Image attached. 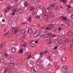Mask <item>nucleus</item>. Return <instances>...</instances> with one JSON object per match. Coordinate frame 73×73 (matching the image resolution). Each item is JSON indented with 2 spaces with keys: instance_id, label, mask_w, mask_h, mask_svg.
I'll return each instance as SVG.
<instances>
[{
  "instance_id": "nucleus-1",
  "label": "nucleus",
  "mask_w": 73,
  "mask_h": 73,
  "mask_svg": "<svg viewBox=\"0 0 73 73\" xmlns=\"http://www.w3.org/2000/svg\"><path fill=\"white\" fill-rule=\"evenodd\" d=\"M15 64H14V61L12 60L10 62V64L9 65V67H7V68L5 70V72L4 73H7V72L8 70H9V69H10V68H13L15 66Z\"/></svg>"
},
{
  "instance_id": "nucleus-2",
  "label": "nucleus",
  "mask_w": 73,
  "mask_h": 73,
  "mask_svg": "<svg viewBox=\"0 0 73 73\" xmlns=\"http://www.w3.org/2000/svg\"><path fill=\"white\" fill-rule=\"evenodd\" d=\"M55 5V3H52L50 6H49L47 8V10H50L51 9H53Z\"/></svg>"
},
{
  "instance_id": "nucleus-3",
  "label": "nucleus",
  "mask_w": 73,
  "mask_h": 73,
  "mask_svg": "<svg viewBox=\"0 0 73 73\" xmlns=\"http://www.w3.org/2000/svg\"><path fill=\"white\" fill-rule=\"evenodd\" d=\"M12 32L15 35V34H16V33L18 32V31H17V29L16 28H13L12 29Z\"/></svg>"
},
{
  "instance_id": "nucleus-4",
  "label": "nucleus",
  "mask_w": 73,
  "mask_h": 73,
  "mask_svg": "<svg viewBox=\"0 0 73 73\" xmlns=\"http://www.w3.org/2000/svg\"><path fill=\"white\" fill-rule=\"evenodd\" d=\"M32 32H33V30H32V29L31 28H29V29L28 33H30V34H32Z\"/></svg>"
},
{
  "instance_id": "nucleus-5",
  "label": "nucleus",
  "mask_w": 73,
  "mask_h": 73,
  "mask_svg": "<svg viewBox=\"0 0 73 73\" xmlns=\"http://www.w3.org/2000/svg\"><path fill=\"white\" fill-rule=\"evenodd\" d=\"M33 35L34 37H37V36H38L39 35V33L38 32H36Z\"/></svg>"
},
{
  "instance_id": "nucleus-6",
  "label": "nucleus",
  "mask_w": 73,
  "mask_h": 73,
  "mask_svg": "<svg viewBox=\"0 0 73 73\" xmlns=\"http://www.w3.org/2000/svg\"><path fill=\"white\" fill-rule=\"evenodd\" d=\"M18 11L20 13H21L23 12V9L22 8H19V9Z\"/></svg>"
},
{
  "instance_id": "nucleus-7",
  "label": "nucleus",
  "mask_w": 73,
  "mask_h": 73,
  "mask_svg": "<svg viewBox=\"0 0 73 73\" xmlns=\"http://www.w3.org/2000/svg\"><path fill=\"white\" fill-rule=\"evenodd\" d=\"M41 63V60H37L36 62V64L37 65H39Z\"/></svg>"
},
{
  "instance_id": "nucleus-8",
  "label": "nucleus",
  "mask_w": 73,
  "mask_h": 73,
  "mask_svg": "<svg viewBox=\"0 0 73 73\" xmlns=\"http://www.w3.org/2000/svg\"><path fill=\"white\" fill-rule=\"evenodd\" d=\"M59 40L58 38H56L54 41L55 44H58L59 42Z\"/></svg>"
},
{
  "instance_id": "nucleus-9",
  "label": "nucleus",
  "mask_w": 73,
  "mask_h": 73,
  "mask_svg": "<svg viewBox=\"0 0 73 73\" xmlns=\"http://www.w3.org/2000/svg\"><path fill=\"white\" fill-rule=\"evenodd\" d=\"M43 15L44 19H46L48 18V15L46 14V13H45L43 14Z\"/></svg>"
},
{
  "instance_id": "nucleus-10",
  "label": "nucleus",
  "mask_w": 73,
  "mask_h": 73,
  "mask_svg": "<svg viewBox=\"0 0 73 73\" xmlns=\"http://www.w3.org/2000/svg\"><path fill=\"white\" fill-rule=\"evenodd\" d=\"M61 19L62 20H68V19L66 17H62L61 18Z\"/></svg>"
},
{
  "instance_id": "nucleus-11",
  "label": "nucleus",
  "mask_w": 73,
  "mask_h": 73,
  "mask_svg": "<svg viewBox=\"0 0 73 73\" xmlns=\"http://www.w3.org/2000/svg\"><path fill=\"white\" fill-rule=\"evenodd\" d=\"M11 50L13 53H15L16 51V48H13L11 49Z\"/></svg>"
},
{
  "instance_id": "nucleus-12",
  "label": "nucleus",
  "mask_w": 73,
  "mask_h": 73,
  "mask_svg": "<svg viewBox=\"0 0 73 73\" xmlns=\"http://www.w3.org/2000/svg\"><path fill=\"white\" fill-rule=\"evenodd\" d=\"M49 14L51 17H53L54 16V13L51 11L49 12Z\"/></svg>"
},
{
  "instance_id": "nucleus-13",
  "label": "nucleus",
  "mask_w": 73,
  "mask_h": 73,
  "mask_svg": "<svg viewBox=\"0 0 73 73\" xmlns=\"http://www.w3.org/2000/svg\"><path fill=\"white\" fill-rule=\"evenodd\" d=\"M67 35L68 36H69V37H70V36H71L72 35V31L69 32Z\"/></svg>"
},
{
  "instance_id": "nucleus-14",
  "label": "nucleus",
  "mask_w": 73,
  "mask_h": 73,
  "mask_svg": "<svg viewBox=\"0 0 73 73\" xmlns=\"http://www.w3.org/2000/svg\"><path fill=\"white\" fill-rule=\"evenodd\" d=\"M24 50H23V49L21 48V49L19 50V53H21V54H22V53H23V51Z\"/></svg>"
},
{
  "instance_id": "nucleus-15",
  "label": "nucleus",
  "mask_w": 73,
  "mask_h": 73,
  "mask_svg": "<svg viewBox=\"0 0 73 73\" xmlns=\"http://www.w3.org/2000/svg\"><path fill=\"white\" fill-rule=\"evenodd\" d=\"M62 60L63 61L65 62L66 60V58L64 56H63L62 58Z\"/></svg>"
},
{
  "instance_id": "nucleus-16",
  "label": "nucleus",
  "mask_w": 73,
  "mask_h": 73,
  "mask_svg": "<svg viewBox=\"0 0 73 73\" xmlns=\"http://www.w3.org/2000/svg\"><path fill=\"white\" fill-rule=\"evenodd\" d=\"M48 25L50 28L54 27V24H49Z\"/></svg>"
},
{
  "instance_id": "nucleus-17",
  "label": "nucleus",
  "mask_w": 73,
  "mask_h": 73,
  "mask_svg": "<svg viewBox=\"0 0 73 73\" xmlns=\"http://www.w3.org/2000/svg\"><path fill=\"white\" fill-rule=\"evenodd\" d=\"M1 63H4L5 62V60L3 58H2L1 59Z\"/></svg>"
},
{
  "instance_id": "nucleus-18",
  "label": "nucleus",
  "mask_w": 73,
  "mask_h": 73,
  "mask_svg": "<svg viewBox=\"0 0 73 73\" xmlns=\"http://www.w3.org/2000/svg\"><path fill=\"white\" fill-rule=\"evenodd\" d=\"M32 2L33 4H36L37 2V0H33Z\"/></svg>"
},
{
  "instance_id": "nucleus-19",
  "label": "nucleus",
  "mask_w": 73,
  "mask_h": 73,
  "mask_svg": "<svg viewBox=\"0 0 73 73\" xmlns=\"http://www.w3.org/2000/svg\"><path fill=\"white\" fill-rule=\"evenodd\" d=\"M8 24H10V25H11V24H12V19H10L8 21Z\"/></svg>"
},
{
  "instance_id": "nucleus-20",
  "label": "nucleus",
  "mask_w": 73,
  "mask_h": 73,
  "mask_svg": "<svg viewBox=\"0 0 73 73\" xmlns=\"http://www.w3.org/2000/svg\"><path fill=\"white\" fill-rule=\"evenodd\" d=\"M63 68L64 69H68V67L66 66H63Z\"/></svg>"
},
{
  "instance_id": "nucleus-21",
  "label": "nucleus",
  "mask_w": 73,
  "mask_h": 73,
  "mask_svg": "<svg viewBox=\"0 0 73 73\" xmlns=\"http://www.w3.org/2000/svg\"><path fill=\"white\" fill-rule=\"evenodd\" d=\"M29 45L31 46H32V47L35 46V44L33 43H30Z\"/></svg>"
},
{
  "instance_id": "nucleus-22",
  "label": "nucleus",
  "mask_w": 73,
  "mask_h": 73,
  "mask_svg": "<svg viewBox=\"0 0 73 73\" xmlns=\"http://www.w3.org/2000/svg\"><path fill=\"white\" fill-rule=\"evenodd\" d=\"M4 47V45L3 44H1V46H0V49L3 48Z\"/></svg>"
},
{
  "instance_id": "nucleus-23",
  "label": "nucleus",
  "mask_w": 73,
  "mask_h": 73,
  "mask_svg": "<svg viewBox=\"0 0 73 73\" xmlns=\"http://www.w3.org/2000/svg\"><path fill=\"white\" fill-rule=\"evenodd\" d=\"M30 10L31 11H33L35 9V8H34V7H30Z\"/></svg>"
},
{
  "instance_id": "nucleus-24",
  "label": "nucleus",
  "mask_w": 73,
  "mask_h": 73,
  "mask_svg": "<svg viewBox=\"0 0 73 73\" xmlns=\"http://www.w3.org/2000/svg\"><path fill=\"white\" fill-rule=\"evenodd\" d=\"M26 55H27L28 56H30V55H32L31 53L30 52H28L26 53Z\"/></svg>"
},
{
  "instance_id": "nucleus-25",
  "label": "nucleus",
  "mask_w": 73,
  "mask_h": 73,
  "mask_svg": "<svg viewBox=\"0 0 73 73\" xmlns=\"http://www.w3.org/2000/svg\"><path fill=\"white\" fill-rule=\"evenodd\" d=\"M32 70L33 72H36V71L35 70V69L34 67L32 68Z\"/></svg>"
},
{
  "instance_id": "nucleus-26",
  "label": "nucleus",
  "mask_w": 73,
  "mask_h": 73,
  "mask_svg": "<svg viewBox=\"0 0 73 73\" xmlns=\"http://www.w3.org/2000/svg\"><path fill=\"white\" fill-rule=\"evenodd\" d=\"M10 9V8L9 7H7L6 8V9L4 10V12L5 13L8 10H9Z\"/></svg>"
},
{
  "instance_id": "nucleus-27",
  "label": "nucleus",
  "mask_w": 73,
  "mask_h": 73,
  "mask_svg": "<svg viewBox=\"0 0 73 73\" xmlns=\"http://www.w3.org/2000/svg\"><path fill=\"white\" fill-rule=\"evenodd\" d=\"M64 23L65 24H66V25H67L68 26H69V25H70V23L66 21V22H64Z\"/></svg>"
},
{
  "instance_id": "nucleus-28",
  "label": "nucleus",
  "mask_w": 73,
  "mask_h": 73,
  "mask_svg": "<svg viewBox=\"0 0 73 73\" xmlns=\"http://www.w3.org/2000/svg\"><path fill=\"white\" fill-rule=\"evenodd\" d=\"M59 9V8L58 6H56L55 7V10L56 11H58Z\"/></svg>"
},
{
  "instance_id": "nucleus-29",
  "label": "nucleus",
  "mask_w": 73,
  "mask_h": 73,
  "mask_svg": "<svg viewBox=\"0 0 73 73\" xmlns=\"http://www.w3.org/2000/svg\"><path fill=\"white\" fill-rule=\"evenodd\" d=\"M60 1H61L62 2H63L64 4H66V0H60Z\"/></svg>"
},
{
  "instance_id": "nucleus-30",
  "label": "nucleus",
  "mask_w": 73,
  "mask_h": 73,
  "mask_svg": "<svg viewBox=\"0 0 73 73\" xmlns=\"http://www.w3.org/2000/svg\"><path fill=\"white\" fill-rule=\"evenodd\" d=\"M40 69H44V66L42 65H41L40 66Z\"/></svg>"
},
{
  "instance_id": "nucleus-31",
  "label": "nucleus",
  "mask_w": 73,
  "mask_h": 73,
  "mask_svg": "<svg viewBox=\"0 0 73 73\" xmlns=\"http://www.w3.org/2000/svg\"><path fill=\"white\" fill-rule=\"evenodd\" d=\"M25 6L27 7L28 6V2H26L24 3Z\"/></svg>"
},
{
  "instance_id": "nucleus-32",
  "label": "nucleus",
  "mask_w": 73,
  "mask_h": 73,
  "mask_svg": "<svg viewBox=\"0 0 73 73\" xmlns=\"http://www.w3.org/2000/svg\"><path fill=\"white\" fill-rule=\"evenodd\" d=\"M60 27L62 29H64V25H61Z\"/></svg>"
},
{
  "instance_id": "nucleus-33",
  "label": "nucleus",
  "mask_w": 73,
  "mask_h": 73,
  "mask_svg": "<svg viewBox=\"0 0 73 73\" xmlns=\"http://www.w3.org/2000/svg\"><path fill=\"white\" fill-rule=\"evenodd\" d=\"M48 23H53V20L52 19L49 20L48 21Z\"/></svg>"
},
{
  "instance_id": "nucleus-34",
  "label": "nucleus",
  "mask_w": 73,
  "mask_h": 73,
  "mask_svg": "<svg viewBox=\"0 0 73 73\" xmlns=\"http://www.w3.org/2000/svg\"><path fill=\"white\" fill-rule=\"evenodd\" d=\"M53 32L54 33L56 32H57V28H55L53 29Z\"/></svg>"
},
{
  "instance_id": "nucleus-35",
  "label": "nucleus",
  "mask_w": 73,
  "mask_h": 73,
  "mask_svg": "<svg viewBox=\"0 0 73 73\" xmlns=\"http://www.w3.org/2000/svg\"><path fill=\"white\" fill-rule=\"evenodd\" d=\"M34 62L32 60H31L30 61V64H33Z\"/></svg>"
},
{
  "instance_id": "nucleus-36",
  "label": "nucleus",
  "mask_w": 73,
  "mask_h": 73,
  "mask_svg": "<svg viewBox=\"0 0 73 73\" xmlns=\"http://www.w3.org/2000/svg\"><path fill=\"white\" fill-rule=\"evenodd\" d=\"M46 12V9H45V8H44L43 9V13H45Z\"/></svg>"
},
{
  "instance_id": "nucleus-37",
  "label": "nucleus",
  "mask_w": 73,
  "mask_h": 73,
  "mask_svg": "<svg viewBox=\"0 0 73 73\" xmlns=\"http://www.w3.org/2000/svg\"><path fill=\"white\" fill-rule=\"evenodd\" d=\"M21 33H22L23 34L25 33V29H23L21 31Z\"/></svg>"
},
{
  "instance_id": "nucleus-38",
  "label": "nucleus",
  "mask_w": 73,
  "mask_h": 73,
  "mask_svg": "<svg viewBox=\"0 0 73 73\" xmlns=\"http://www.w3.org/2000/svg\"><path fill=\"white\" fill-rule=\"evenodd\" d=\"M32 57V55H29L28 57H27V59H31Z\"/></svg>"
},
{
  "instance_id": "nucleus-39",
  "label": "nucleus",
  "mask_w": 73,
  "mask_h": 73,
  "mask_svg": "<svg viewBox=\"0 0 73 73\" xmlns=\"http://www.w3.org/2000/svg\"><path fill=\"white\" fill-rule=\"evenodd\" d=\"M47 30H50L51 29V28L49 27V26L48 27H47L46 28Z\"/></svg>"
},
{
  "instance_id": "nucleus-40",
  "label": "nucleus",
  "mask_w": 73,
  "mask_h": 73,
  "mask_svg": "<svg viewBox=\"0 0 73 73\" xmlns=\"http://www.w3.org/2000/svg\"><path fill=\"white\" fill-rule=\"evenodd\" d=\"M9 33V32L8 31L6 33L3 34V36H7V35H8Z\"/></svg>"
},
{
  "instance_id": "nucleus-41",
  "label": "nucleus",
  "mask_w": 73,
  "mask_h": 73,
  "mask_svg": "<svg viewBox=\"0 0 73 73\" xmlns=\"http://www.w3.org/2000/svg\"><path fill=\"white\" fill-rule=\"evenodd\" d=\"M6 6H7V7H9L11 8V6H9V3H6Z\"/></svg>"
},
{
  "instance_id": "nucleus-42",
  "label": "nucleus",
  "mask_w": 73,
  "mask_h": 73,
  "mask_svg": "<svg viewBox=\"0 0 73 73\" xmlns=\"http://www.w3.org/2000/svg\"><path fill=\"white\" fill-rule=\"evenodd\" d=\"M4 56L5 57H7L8 56V54L6 52H5L4 53Z\"/></svg>"
},
{
  "instance_id": "nucleus-43",
  "label": "nucleus",
  "mask_w": 73,
  "mask_h": 73,
  "mask_svg": "<svg viewBox=\"0 0 73 73\" xmlns=\"http://www.w3.org/2000/svg\"><path fill=\"white\" fill-rule=\"evenodd\" d=\"M28 21H32V18L31 17H29L28 19Z\"/></svg>"
},
{
  "instance_id": "nucleus-44",
  "label": "nucleus",
  "mask_w": 73,
  "mask_h": 73,
  "mask_svg": "<svg viewBox=\"0 0 73 73\" xmlns=\"http://www.w3.org/2000/svg\"><path fill=\"white\" fill-rule=\"evenodd\" d=\"M70 47L71 48H73V44H70Z\"/></svg>"
},
{
  "instance_id": "nucleus-45",
  "label": "nucleus",
  "mask_w": 73,
  "mask_h": 73,
  "mask_svg": "<svg viewBox=\"0 0 73 73\" xmlns=\"http://www.w3.org/2000/svg\"><path fill=\"white\" fill-rule=\"evenodd\" d=\"M40 54L41 56H42V55H44V52H40Z\"/></svg>"
},
{
  "instance_id": "nucleus-46",
  "label": "nucleus",
  "mask_w": 73,
  "mask_h": 73,
  "mask_svg": "<svg viewBox=\"0 0 73 73\" xmlns=\"http://www.w3.org/2000/svg\"><path fill=\"white\" fill-rule=\"evenodd\" d=\"M42 8V5H40L39 7V9H41Z\"/></svg>"
},
{
  "instance_id": "nucleus-47",
  "label": "nucleus",
  "mask_w": 73,
  "mask_h": 73,
  "mask_svg": "<svg viewBox=\"0 0 73 73\" xmlns=\"http://www.w3.org/2000/svg\"><path fill=\"white\" fill-rule=\"evenodd\" d=\"M61 50L62 52H63V51H65V49H64V48H61Z\"/></svg>"
},
{
  "instance_id": "nucleus-48",
  "label": "nucleus",
  "mask_w": 73,
  "mask_h": 73,
  "mask_svg": "<svg viewBox=\"0 0 73 73\" xmlns=\"http://www.w3.org/2000/svg\"><path fill=\"white\" fill-rule=\"evenodd\" d=\"M65 38V37H64V36H62L61 37V39L62 40H64Z\"/></svg>"
},
{
  "instance_id": "nucleus-49",
  "label": "nucleus",
  "mask_w": 73,
  "mask_h": 73,
  "mask_svg": "<svg viewBox=\"0 0 73 73\" xmlns=\"http://www.w3.org/2000/svg\"><path fill=\"white\" fill-rule=\"evenodd\" d=\"M52 35V33H49L47 34L48 36H50V35Z\"/></svg>"
},
{
  "instance_id": "nucleus-50",
  "label": "nucleus",
  "mask_w": 73,
  "mask_h": 73,
  "mask_svg": "<svg viewBox=\"0 0 73 73\" xmlns=\"http://www.w3.org/2000/svg\"><path fill=\"white\" fill-rule=\"evenodd\" d=\"M13 13L12 14V16H14L15 15V11H14V10H13Z\"/></svg>"
},
{
  "instance_id": "nucleus-51",
  "label": "nucleus",
  "mask_w": 73,
  "mask_h": 73,
  "mask_svg": "<svg viewBox=\"0 0 73 73\" xmlns=\"http://www.w3.org/2000/svg\"><path fill=\"white\" fill-rule=\"evenodd\" d=\"M44 54H46V53H48V51H45L44 52H43Z\"/></svg>"
},
{
  "instance_id": "nucleus-52",
  "label": "nucleus",
  "mask_w": 73,
  "mask_h": 73,
  "mask_svg": "<svg viewBox=\"0 0 73 73\" xmlns=\"http://www.w3.org/2000/svg\"><path fill=\"white\" fill-rule=\"evenodd\" d=\"M36 18L37 19H40V16H36Z\"/></svg>"
},
{
  "instance_id": "nucleus-53",
  "label": "nucleus",
  "mask_w": 73,
  "mask_h": 73,
  "mask_svg": "<svg viewBox=\"0 0 73 73\" xmlns=\"http://www.w3.org/2000/svg\"><path fill=\"white\" fill-rule=\"evenodd\" d=\"M14 20L15 21H17V20L18 19H17V17H16L14 18Z\"/></svg>"
},
{
  "instance_id": "nucleus-54",
  "label": "nucleus",
  "mask_w": 73,
  "mask_h": 73,
  "mask_svg": "<svg viewBox=\"0 0 73 73\" xmlns=\"http://www.w3.org/2000/svg\"><path fill=\"white\" fill-rule=\"evenodd\" d=\"M27 46V45L26 44H23V46L24 47V48H25Z\"/></svg>"
},
{
  "instance_id": "nucleus-55",
  "label": "nucleus",
  "mask_w": 73,
  "mask_h": 73,
  "mask_svg": "<svg viewBox=\"0 0 73 73\" xmlns=\"http://www.w3.org/2000/svg\"><path fill=\"white\" fill-rule=\"evenodd\" d=\"M69 50L70 51V52H71L73 53V50H72V49L69 48Z\"/></svg>"
},
{
  "instance_id": "nucleus-56",
  "label": "nucleus",
  "mask_w": 73,
  "mask_h": 73,
  "mask_svg": "<svg viewBox=\"0 0 73 73\" xmlns=\"http://www.w3.org/2000/svg\"><path fill=\"white\" fill-rule=\"evenodd\" d=\"M52 44V40L50 41L48 43V44Z\"/></svg>"
},
{
  "instance_id": "nucleus-57",
  "label": "nucleus",
  "mask_w": 73,
  "mask_h": 73,
  "mask_svg": "<svg viewBox=\"0 0 73 73\" xmlns=\"http://www.w3.org/2000/svg\"><path fill=\"white\" fill-rule=\"evenodd\" d=\"M66 6L68 8H70V5H66Z\"/></svg>"
},
{
  "instance_id": "nucleus-58",
  "label": "nucleus",
  "mask_w": 73,
  "mask_h": 73,
  "mask_svg": "<svg viewBox=\"0 0 73 73\" xmlns=\"http://www.w3.org/2000/svg\"><path fill=\"white\" fill-rule=\"evenodd\" d=\"M13 11H14V12H17L18 10L17 9H15V10H13Z\"/></svg>"
},
{
  "instance_id": "nucleus-59",
  "label": "nucleus",
  "mask_w": 73,
  "mask_h": 73,
  "mask_svg": "<svg viewBox=\"0 0 73 73\" xmlns=\"http://www.w3.org/2000/svg\"><path fill=\"white\" fill-rule=\"evenodd\" d=\"M45 35L44 34H42L41 35H40V37H42V36H44Z\"/></svg>"
},
{
  "instance_id": "nucleus-60",
  "label": "nucleus",
  "mask_w": 73,
  "mask_h": 73,
  "mask_svg": "<svg viewBox=\"0 0 73 73\" xmlns=\"http://www.w3.org/2000/svg\"><path fill=\"white\" fill-rule=\"evenodd\" d=\"M48 37L46 36L44 38L45 40H48Z\"/></svg>"
},
{
  "instance_id": "nucleus-61",
  "label": "nucleus",
  "mask_w": 73,
  "mask_h": 73,
  "mask_svg": "<svg viewBox=\"0 0 73 73\" xmlns=\"http://www.w3.org/2000/svg\"><path fill=\"white\" fill-rule=\"evenodd\" d=\"M58 29L59 31H61V29H62L61 28V27H59L58 28Z\"/></svg>"
},
{
  "instance_id": "nucleus-62",
  "label": "nucleus",
  "mask_w": 73,
  "mask_h": 73,
  "mask_svg": "<svg viewBox=\"0 0 73 73\" xmlns=\"http://www.w3.org/2000/svg\"><path fill=\"white\" fill-rule=\"evenodd\" d=\"M69 41V40H68V39H66L65 40V42H68V41Z\"/></svg>"
},
{
  "instance_id": "nucleus-63",
  "label": "nucleus",
  "mask_w": 73,
  "mask_h": 73,
  "mask_svg": "<svg viewBox=\"0 0 73 73\" xmlns=\"http://www.w3.org/2000/svg\"><path fill=\"white\" fill-rule=\"evenodd\" d=\"M64 73H69V71H66Z\"/></svg>"
},
{
  "instance_id": "nucleus-64",
  "label": "nucleus",
  "mask_w": 73,
  "mask_h": 73,
  "mask_svg": "<svg viewBox=\"0 0 73 73\" xmlns=\"http://www.w3.org/2000/svg\"><path fill=\"white\" fill-rule=\"evenodd\" d=\"M71 18L72 19H73V13L71 15Z\"/></svg>"
}]
</instances>
